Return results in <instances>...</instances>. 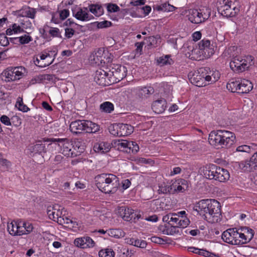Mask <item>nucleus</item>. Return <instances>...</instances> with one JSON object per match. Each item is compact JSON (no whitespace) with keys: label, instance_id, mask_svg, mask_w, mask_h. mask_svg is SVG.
<instances>
[{"label":"nucleus","instance_id":"f257e3e1","mask_svg":"<svg viewBox=\"0 0 257 257\" xmlns=\"http://www.w3.org/2000/svg\"><path fill=\"white\" fill-rule=\"evenodd\" d=\"M195 210L204 213L205 218L210 219V222H217L221 215V206L218 201L215 199H202L195 205Z\"/></svg>","mask_w":257,"mask_h":257},{"label":"nucleus","instance_id":"f03ea898","mask_svg":"<svg viewBox=\"0 0 257 257\" xmlns=\"http://www.w3.org/2000/svg\"><path fill=\"white\" fill-rule=\"evenodd\" d=\"M208 140L210 144L216 147L229 148L234 144L235 136L228 131H212L209 135Z\"/></svg>","mask_w":257,"mask_h":257},{"label":"nucleus","instance_id":"7ed1b4c3","mask_svg":"<svg viewBox=\"0 0 257 257\" xmlns=\"http://www.w3.org/2000/svg\"><path fill=\"white\" fill-rule=\"evenodd\" d=\"M96 185L102 192L114 194L119 186L118 178L112 174L103 173L95 177Z\"/></svg>","mask_w":257,"mask_h":257},{"label":"nucleus","instance_id":"20e7f679","mask_svg":"<svg viewBox=\"0 0 257 257\" xmlns=\"http://www.w3.org/2000/svg\"><path fill=\"white\" fill-rule=\"evenodd\" d=\"M203 174L206 178L213 179L220 182H225L230 177L227 170L213 164H207L204 166Z\"/></svg>","mask_w":257,"mask_h":257},{"label":"nucleus","instance_id":"39448f33","mask_svg":"<svg viewBox=\"0 0 257 257\" xmlns=\"http://www.w3.org/2000/svg\"><path fill=\"white\" fill-rule=\"evenodd\" d=\"M70 131L75 134L86 133L94 134L100 130V126L90 120H76L72 121L69 126Z\"/></svg>","mask_w":257,"mask_h":257},{"label":"nucleus","instance_id":"423d86ee","mask_svg":"<svg viewBox=\"0 0 257 257\" xmlns=\"http://www.w3.org/2000/svg\"><path fill=\"white\" fill-rule=\"evenodd\" d=\"M253 64V57L248 56L246 59L234 58L230 62V67L232 70L237 73L242 72Z\"/></svg>","mask_w":257,"mask_h":257},{"label":"nucleus","instance_id":"0eeeda50","mask_svg":"<svg viewBox=\"0 0 257 257\" xmlns=\"http://www.w3.org/2000/svg\"><path fill=\"white\" fill-rule=\"evenodd\" d=\"M52 143H57L61 148L62 154L67 157H75L78 154L72 150L73 144L68 139H55L52 138L48 140Z\"/></svg>","mask_w":257,"mask_h":257},{"label":"nucleus","instance_id":"6e6552de","mask_svg":"<svg viewBox=\"0 0 257 257\" xmlns=\"http://www.w3.org/2000/svg\"><path fill=\"white\" fill-rule=\"evenodd\" d=\"M89 60L92 64L103 66L106 63L111 61V58L109 57L106 58V53H104L103 49L99 48L90 55Z\"/></svg>","mask_w":257,"mask_h":257},{"label":"nucleus","instance_id":"1a4fd4ad","mask_svg":"<svg viewBox=\"0 0 257 257\" xmlns=\"http://www.w3.org/2000/svg\"><path fill=\"white\" fill-rule=\"evenodd\" d=\"M223 240L232 245H241L242 242L238 239V229L236 228H232L224 231L222 234Z\"/></svg>","mask_w":257,"mask_h":257},{"label":"nucleus","instance_id":"9d476101","mask_svg":"<svg viewBox=\"0 0 257 257\" xmlns=\"http://www.w3.org/2000/svg\"><path fill=\"white\" fill-rule=\"evenodd\" d=\"M219 3L221 5L218 7V11L222 16L226 17H234V13L232 14V4L231 1L220 0Z\"/></svg>","mask_w":257,"mask_h":257},{"label":"nucleus","instance_id":"9b49d317","mask_svg":"<svg viewBox=\"0 0 257 257\" xmlns=\"http://www.w3.org/2000/svg\"><path fill=\"white\" fill-rule=\"evenodd\" d=\"M87 8H81L80 7L72 8V14L77 20L82 21H87L91 20L93 17L89 15L87 12Z\"/></svg>","mask_w":257,"mask_h":257},{"label":"nucleus","instance_id":"f8f14e48","mask_svg":"<svg viewBox=\"0 0 257 257\" xmlns=\"http://www.w3.org/2000/svg\"><path fill=\"white\" fill-rule=\"evenodd\" d=\"M199 49L203 51L208 57L212 56L214 53V46L210 44V41L208 40H202L198 44Z\"/></svg>","mask_w":257,"mask_h":257},{"label":"nucleus","instance_id":"ddd939ff","mask_svg":"<svg viewBox=\"0 0 257 257\" xmlns=\"http://www.w3.org/2000/svg\"><path fill=\"white\" fill-rule=\"evenodd\" d=\"M188 76L190 82L196 86L203 87L207 85V83L205 82V79L202 78L197 71L190 72Z\"/></svg>","mask_w":257,"mask_h":257},{"label":"nucleus","instance_id":"4468645a","mask_svg":"<svg viewBox=\"0 0 257 257\" xmlns=\"http://www.w3.org/2000/svg\"><path fill=\"white\" fill-rule=\"evenodd\" d=\"M28 150L30 154H38L42 155L46 152V148L45 144L41 141H38L35 144H30L28 146Z\"/></svg>","mask_w":257,"mask_h":257},{"label":"nucleus","instance_id":"2eb2a0df","mask_svg":"<svg viewBox=\"0 0 257 257\" xmlns=\"http://www.w3.org/2000/svg\"><path fill=\"white\" fill-rule=\"evenodd\" d=\"M47 213L50 219L57 221L60 225H63L64 221L61 218V212H60L59 210L56 209L53 206H49L47 207Z\"/></svg>","mask_w":257,"mask_h":257},{"label":"nucleus","instance_id":"dca6fc26","mask_svg":"<svg viewBox=\"0 0 257 257\" xmlns=\"http://www.w3.org/2000/svg\"><path fill=\"white\" fill-rule=\"evenodd\" d=\"M20 220L8 223L7 229L9 232L12 235H22L24 234V231L21 230Z\"/></svg>","mask_w":257,"mask_h":257},{"label":"nucleus","instance_id":"f3484780","mask_svg":"<svg viewBox=\"0 0 257 257\" xmlns=\"http://www.w3.org/2000/svg\"><path fill=\"white\" fill-rule=\"evenodd\" d=\"M167 107V102L164 98H161L154 101L152 105V108L156 113L163 112Z\"/></svg>","mask_w":257,"mask_h":257},{"label":"nucleus","instance_id":"a211bd4d","mask_svg":"<svg viewBox=\"0 0 257 257\" xmlns=\"http://www.w3.org/2000/svg\"><path fill=\"white\" fill-rule=\"evenodd\" d=\"M188 20L194 24H200L203 22L201 19V12L200 10L190 9L189 10V14L187 15Z\"/></svg>","mask_w":257,"mask_h":257},{"label":"nucleus","instance_id":"6ab92c4d","mask_svg":"<svg viewBox=\"0 0 257 257\" xmlns=\"http://www.w3.org/2000/svg\"><path fill=\"white\" fill-rule=\"evenodd\" d=\"M126 68L123 66L116 65L112 68L111 73L119 81L122 79L126 75Z\"/></svg>","mask_w":257,"mask_h":257},{"label":"nucleus","instance_id":"aec40b11","mask_svg":"<svg viewBox=\"0 0 257 257\" xmlns=\"http://www.w3.org/2000/svg\"><path fill=\"white\" fill-rule=\"evenodd\" d=\"M117 137L127 136L134 131V127L130 124L118 123Z\"/></svg>","mask_w":257,"mask_h":257},{"label":"nucleus","instance_id":"412c9836","mask_svg":"<svg viewBox=\"0 0 257 257\" xmlns=\"http://www.w3.org/2000/svg\"><path fill=\"white\" fill-rule=\"evenodd\" d=\"M154 92V89L152 87H144L139 88L137 95L141 99H145Z\"/></svg>","mask_w":257,"mask_h":257},{"label":"nucleus","instance_id":"4be33fe9","mask_svg":"<svg viewBox=\"0 0 257 257\" xmlns=\"http://www.w3.org/2000/svg\"><path fill=\"white\" fill-rule=\"evenodd\" d=\"M108 74L103 70H97L94 76L95 81L99 85H106V77Z\"/></svg>","mask_w":257,"mask_h":257},{"label":"nucleus","instance_id":"5701e85b","mask_svg":"<svg viewBox=\"0 0 257 257\" xmlns=\"http://www.w3.org/2000/svg\"><path fill=\"white\" fill-rule=\"evenodd\" d=\"M253 85L252 83L246 79L240 80L239 87L238 88V93H247L252 90Z\"/></svg>","mask_w":257,"mask_h":257},{"label":"nucleus","instance_id":"b1692460","mask_svg":"<svg viewBox=\"0 0 257 257\" xmlns=\"http://www.w3.org/2000/svg\"><path fill=\"white\" fill-rule=\"evenodd\" d=\"M110 145L107 142L97 143L94 145V151L98 153L104 154L110 151Z\"/></svg>","mask_w":257,"mask_h":257},{"label":"nucleus","instance_id":"393cba45","mask_svg":"<svg viewBox=\"0 0 257 257\" xmlns=\"http://www.w3.org/2000/svg\"><path fill=\"white\" fill-rule=\"evenodd\" d=\"M239 168L243 171L251 172L256 169V167L252 160V157L249 160L241 161L238 164Z\"/></svg>","mask_w":257,"mask_h":257},{"label":"nucleus","instance_id":"a878e982","mask_svg":"<svg viewBox=\"0 0 257 257\" xmlns=\"http://www.w3.org/2000/svg\"><path fill=\"white\" fill-rule=\"evenodd\" d=\"M73 150H76V154L80 155L84 152L86 148L85 143L84 141L80 139H75L73 144Z\"/></svg>","mask_w":257,"mask_h":257},{"label":"nucleus","instance_id":"bb28decb","mask_svg":"<svg viewBox=\"0 0 257 257\" xmlns=\"http://www.w3.org/2000/svg\"><path fill=\"white\" fill-rule=\"evenodd\" d=\"M132 145V142L126 140L121 141L118 140L117 145L118 150L126 153H130V148Z\"/></svg>","mask_w":257,"mask_h":257},{"label":"nucleus","instance_id":"cd10ccee","mask_svg":"<svg viewBox=\"0 0 257 257\" xmlns=\"http://www.w3.org/2000/svg\"><path fill=\"white\" fill-rule=\"evenodd\" d=\"M188 250L190 252L202 255L205 257H214L216 254L210 252L204 249H199L195 247H190L188 248Z\"/></svg>","mask_w":257,"mask_h":257},{"label":"nucleus","instance_id":"c85d7f7f","mask_svg":"<svg viewBox=\"0 0 257 257\" xmlns=\"http://www.w3.org/2000/svg\"><path fill=\"white\" fill-rule=\"evenodd\" d=\"M179 227L177 226V224L175 223H170V226L169 225H165L164 228L162 230L164 234L167 235H174L179 233V230L177 229Z\"/></svg>","mask_w":257,"mask_h":257},{"label":"nucleus","instance_id":"c756f323","mask_svg":"<svg viewBox=\"0 0 257 257\" xmlns=\"http://www.w3.org/2000/svg\"><path fill=\"white\" fill-rule=\"evenodd\" d=\"M170 55H166L159 57L157 59V64L160 66L164 65H171L173 64L174 61L170 58Z\"/></svg>","mask_w":257,"mask_h":257},{"label":"nucleus","instance_id":"7c9ffc66","mask_svg":"<svg viewBox=\"0 0 257 257\" xmlns=\"http://www.w3.org/2000/svg\"><path fill=\"white\" fill-rule=\"evenodd\" d=\"M240 80L231 79L227 83L226 88L232 92H237L238 88L239 87Z\"/></svg>","mask_w":257,"mask_h":257},{"label":"nucleus","instance_id":"2f4dec72","mask_svg":"<svg viewBox=\"0 0 257 257\" xmlns=\"http://www.w3.org/2000/svg\"><path fill=\"white\" fill-rule=\"evenodd\" d=\"M210 68L209 67H202L199 68L197 71L200 75L202 76L203 79H205V82H210L212 78V76L209 74Z\"/></svg>","mask_w":257,"mask_h":257},{"label":"nucleus","instance_id":"473e14b6","mask_svg":"<svg viewBox=\"0 0 257 257\" xmlns=\"http://www.w3.org/2000/svg\"><path fill=\"white\" fill-rule=\"evenodd\" d=\"M89 11L95 16L99 17L103 13V9L101 5L98 4H91L89 6Z\"/></svg>","mask_w":257,"mask_h":257},{"label":"nucleus","instance_id":"72a5a7b5","mask_svg":"<svg viewBox=\"0 0 257 257\" xmlns=\"http://www.w3.org/2000/svg\"><path fill=\"white\" fill-rule=\"evenodd\" d=\"M99 108L101 112L110 113L114 110V105L110 102L105 101L100 105Z\"/></svg>","mask_w":257,"mask_h":257},{"label":"nucleus","instance_id":"f704fd0d","mask_svg":"<svg viewBox=\"0 0 257 257\" xmlns=\"http://www.w3.org/2000/svg\"><path fill=\"white\" fill-rule=\"evenodd\" d=\"M179 220V217H177V215L176 213H169L165 215L163 217V221L165 222H167L169 225L170 223H175L176 224L177 222Z\"/></svg>","mask_w":257,"mask_h":257},{"label":"nucleus","instance_id":"c9c22d12","mask_svg":"<svg viewBox=\"0 0 257 257\" xmlns=\"http://www.w3.org/2000/svg\"><path fill=\"white\" fill-rule=\"evenodd\" d=\"M19 223H20L19 225L21 226V228H24V230H22L24 232V234H29L33 231L34 227L32 223L23 221L21 220H20Z\"/></svg>","mask_w":257,"mask_h":257},{"label":"nucleus","instance_id":"e433bc0d","mask_svg":"<svg viewBox=\"0 0 257 257\" xmlns=\"http://www.w3.org/2000/svg\"><path fill=\"white\" fill-rule=\"evenodd\" d=\"M158 192L159 194H172V191L171 190V187H170V185L165 183L159 185Z\"/></svg>","mask_w":257,"mask_h":257},{"label":"nucleus","instance_id":"4c0bfd02","mask_svg":"<svg viewBox=\"0 0 257 257\" xmlns=\"http://www.w3.org/2000/svg\"><path fill=\"white\" fill-rule=\"evenodd\" d=\"M4 75L6 76V81H13L17 80L16 75L14 74L13 68H8L7 70L4 72Z\"/></svg>","mask_w":257,"mask_h":257},{"label":"nucleus","instance_id":"58836bf2","mask_svg":"<svg viewBox=\"0 0 257 257\" xmlns=\"http://www.w3.org/2000/svg\"><path fill=\"white\" fill-rule=\"evenodd\" d=\"M109 236L116 238L122 237L124 236V233L119 229H111L107 231Z\"/></svg>","mask_w":257,"mask_h":257},{"label":"nucleus","instance_id":"ea45409f","mask_svg":"<svg viewBox=\"0 0 257 257\" xmlns=\"http://www.w3.org/2000/svg\"><path fill=\"white\" fill-rule=\"evenodd\" d=\"M115 252L111 248L101 249L98 252L99 257H114Z\"/></svg>","mask_w":257,"mask_h":257},{"label":"nucleus","instance_id":"a19ab883","mask_svg":"<svg viewBox=\"0 0 257 257\" xmlns=\"http://www.w3.org/2000/svg\"><path fill=\"white\" fill-rule=\"evenodd\" d=\"M50 59H46L45 60H40L38 58H36V60L34 61L35 64L39 67H44L49 66L52 63L54 59L52 60Z\"/></svg>","mask_w":257,"mask_h":257},{"label":"nucleus","instance_id":"79ce46f5","mask_svg":"<svg viewBox=\"0 0 257 257\" xmlns=\"http://www.w3.org/2000/svg\"><path fill=\"white\" fill-rule=\"evenodd\" d=\"M36 12V9L28 7L24 11L23 13L24 16L31 19H34Z\"/></svg>","mask_w":257,"mask_h":257},{"label":"nucleus","instance_id":"37998d69","mask_svg":"<svg viewBox=\"0 0 257 257\" xmlns=\"http://www.w3.org/2000/svg\"><path fill=\"white\" fill-rule=\"evenodd\" d=\"M74 244L77 247L85 249V241L84 236L78 237L74 239Z\"/></svg>","mask_w":257,"mask_h":257},{"label":"nucleus","instance_id":"c03bdc74","mask_svg":"<svg viewBox=\"0 0 257 257\" xmlns=\"http://www.w3.org/2000/svg\"><path fill=\"white\" fill-rule=\"evenodd\" d=\"M47 27L49 29L48 33L51 35V36L52 37H57L60 38H62L61 34V32L58 28L51 27L49 26H47Z\"/></svg>","mask_w":257,"mask_h":257},{"label":"nucleus","instance_id":"a18cd8bd","mask_svg":"<svg viewBox=\"0 0 257 257\" xmlns=\"http://www.w3.org/2000/svg\"><path fill=\"white\" fill-rule=\"evenodd\" d=\"M241 231H246V240L247 242H249L252 238L254 236V231L253 229L249 228L247 227H244L240 228Z\"/></svg>","mask_w":257,"mask_h":257},{"label":"nucleus","instance_id":"49530a36","mask_svg":"<svg viewBox=\"0 0 257 257\" xmlns=\"http://www.w3.org/2000/svg\"><path fill=\"white\" fill-rule=\"evenodd\" d=\"M14 74L16 75V77L17 80H19L21 78V77L23 75L24 71H25V68L23 67H17L13 68Z\"/></svg>","mask_w":257,"mask_h":257},{"label":"nucleus","instance_id":"de8ad7c7","mask_svg":"<svg viewBox=\"0 0 257 257\" xmlns=\"http://www.w3.org/2000/svg\"><path fill=\"white\" fill-rule=\"evenodd\" d=\"M190 223L189 219L185 216L183 218H179V220L177 222V226L180 228H185L189 225Z\"/></svg>","mask_w":257,"mask_h":257},{"label":"nucleus","instance_id":"09e8293b","mask_svg":"<svg viewBox=\"0 0 257 257\" xmlns=\"http://www.w3.org/2000/svg\"><path fill=\"white\" fill-rule=\"evenodd\" d=\"M200 11L201 12V19H203V22H204L209 18L211 14V11L210 9H200Z\"/></svg>","mask_w":257,"mask_h":257},{"label":"nucleus","instance_id":"8fccbe9b","mask_svg":"<svg viewBox=\"0 0 257 257\" xmlns=\"http://www.w3.org/2000/svg\"><path fill=\"white\" fill-rule=\"evenodd\" d=\"M118 123H114L112 124H111L108 127V130L109 133L114 136H117L118 135Z\"/></svg>","mask_w":257,"mask_h":257},{"label":"nucleus","instance_id":"3c124183","mask_svg":"<svg viewBox=\"0 0 257 257\" xmlns=\"http://www.w3.org/2000/svg\"><path fill=\"white\" fill-rule=\"evenodd\" d=\"M19 40L20 45H24L28 44L30 42L33 40V39L30 36L24 35L22 36L19 37Z\"/></svg>","mask_w":257,"mask_h":257},{"label":"nucleus","instance_id":"603ef678","mask_svg":"<svg viewBox=\"0 0 257 257\" xmlns=\"http://www.w3.org/2000/svg\"><path fill=\"white\" fill-rule=\"evenodd\" d=\"M251 150H253L252 146L246 145L239 146L236 148V151L237 152L246 153H250L251 152Z\"/></svg>","mask_w":257,"mask_h":257},{"label":"nucleus","instance_id":"864d4df0","mask_svg":"<svg viewBox=\"0 0 257 257\" xmlns=\"http://www.w3.org/2000/svg\"><path fill=\"white\" fill-rule=\"evenodd\" d=\"M97 27L98 29L106 28L110 27L112 25V23L108 21H104L102 22H96Z\"/></svg>","mask_w":257,"mask_h":257},{"label":"nucleus","instance_id":"5fc2aeb1","mask_svg":"<svg viewBox=\"0 0 257 257\" xmlns=\"http://www.w3.org/2000/svg\"><path fill=\"white\" fill-rule=\"evenodd\" d=\"M147 245V243L146 241L143 240H140L138 239L134 238L133 245L140 248H144L146 247Z\"/></svg>","mask_w":257,"mask_h":257},{"label":"nucleus","instance_id":"6e6d98bb","mask_svg":"<svg viewBox=\"0 0 257 257\" xmlns=\"http://www.w3.org/2000/svg\"><path fill=\"white\" fill-rule=\"evenodd\" d=\"M10 39L4 33L0 34V44L3 46H6L9 44Z\"/></svg>","mask_w":257,"mask_h":257},{"label":"nucleus","instance_id":"4d7b16f0","mask_svg":"<svg viewBox=\"0 0 257 257\" xmlns=\"http://www.w3.org/2000/svg\"><path fill=\"white\" fill-rule=\"evenodd\" d=\"M84 237L86 248H91L95 246V243L91 237L88 236H84Z\"/></svg>","mask_w":257,"mask_h":257},{"label":"nucleus","instance_id":"13d9d810","mask_svg":"<svg viewBox=\"0 0 257 257\" xmlns=\"http://www.w3.org/2000/svg\"><path fill=\"white\" fill-rule=\"evenodd\" d=\"M161 6L163 12H173L175 8L173 6L167 3H165L162 4Z\"/></svg>","mask_w":257,"mask_h":257},{"label":"nucleus","instance_id":"bf43d9fd","mask_svg":"<svg viewBox=\"0 0 257 257\" xmlns=\"http://www.w3.org/2000/svg\"><path fill=\"white\" fill-rule=\"evenodd\" d=\"M75 34V30L73 28L66 27L65 28V36L68 38L70 39L72 37V36Z\"/></svg>","mask_w":257,"mask_h":257},{"label":"nucleus","instance_id":"052dcab7","mask_svg":"<svg viewBox=\"0 0 257 257\" xmlns=\"http://www.w3.org/2000/svg\"><path fill=\"white\" fill-rule=\"evenodd\" d=\"M58 12L60 15L59 17H60V19H61L62 21L65 20L69 15V11L67 9L59 10Z\"/></svg>","mask_w":257,"mask_h":257},{"label":"nucleus","instance_id":"680f3d73","mask_svg":"<svg viewBox=\"0 0 257 257\" xmlns=\"http://www.w3.org/2000/svg\"><path fill=\"white\" fill-rule=\"evenodd\" d=\"M107 11L109 12H117L119 11L120 9L116 4H109L107 6Z\"/></svg>","mask_w":257,"mask_h":257},{"label":"nucleus","instance_id":"e2e57ef3","mask_svg":"<svg viewBox=\"0 0 257 257\" xmlns=\"http://www.w3.org/2000/svg\"><path fill=\"white\" fill-rule=\"evenodd\" d=\"M11 27L12 28L14 34L23 33L24 32V29L16 23L12 24Z\"/></svg>","mask_w":257,"mask_h":257},{"label":"nucleus","instance_id":"0e129e2a","mask_svg":"<svg viewBox=\"0 0 257 257\" xmlns=\"http://www.w3.org/2000/svg\"><path fill=\"white\" fill-rule=\"evenodd\" d=\"M133 209L129 208L128 207H126V211L124 212L125 216H124L123 220L125 221H130V218H132V216L133 214Z\"/></svg>","mask_w":257,"mask_h":257},{"label":"nucleus","instance_id":"69168bd1","mask_svg":"<svg viewBox=\"0 0 257 257\" xmlns=\"http://www.w3.org/2000/svg\"><path fill=\"white\" fill-rule=\"evenodd\" d=\"M11 125L18 126L21 124V120L18 116H14L11 118Z\"/></svg>","mask_w":257,"mask_h":257},{"label":"nucleus","instance_id":"338daca9","mask_svg":"<svg viewBox=\"0 0 257 257\" xmlns=\"http://www.w3.org/2000/svg\"><path fill=\"white\" fill-rule=\"evenodd\" d=\"M144 40L148 46H153L157 43L156 38L155 36H150L148 38H145Z\"/></svg>","mask_w":257,"mask_h":257},{"label":"nucleus","instance_id":"774afa93","mask_svg":"<svg viewBox=\"0 0 257 257\" xmlns=\"http://www.w3.org/2000/svg\"><path fill=\"white\" fill-rule=\"evenodd\" d=\"M59 14L58 11L52 14L51 22L55 24H59L62 21L59 17Z\"/></svg>","mask_w":257,"mask_h":257}]
</instances>
